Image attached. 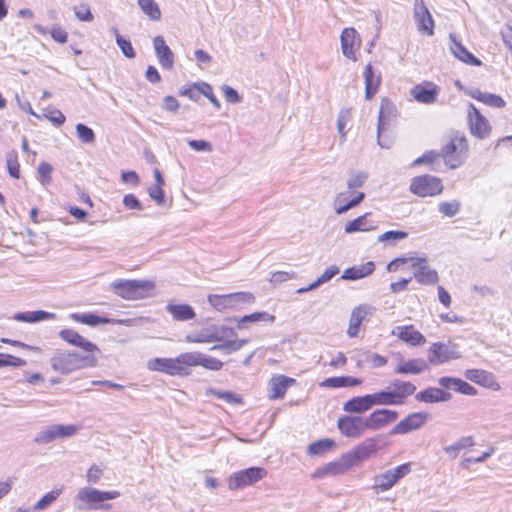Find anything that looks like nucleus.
<instances>
[{"label":"nucleus","instance_id":"obj_1","mask_svg":"<svg viewBox=\"0 0 512 512\" xmlns=\"http://www.w3.org/2000/svg\"><path fill=\"white\" fill-rule=\"evenodd\" d=\"M97 362V356L92 353L83 354L64 350H57L50 358L52 369L63 375L70 374L77 370L95 367Z\"/></svg>","mask_w":512,"mask_h":512},{"label":"nucleus","instance_id":"obj_2","mask_svg":"<svg viewBox=\"0 0 512 512\" xmlns=\"http://www.w3.org/2000/svg\"><path fill=\"white\" fill-rule=\"evenodd\" d=\"M392 390H381L370 394L373 406L402 405L407 397L416 391V386L409 381L394 379L391 382Z\"/></svg>","mask_w":512,"mask_h":512},{"label":"nucleus","instance_id":"obj_3","mask_svg":"<svg viewBox=\"0 0 512 512\" xmlns=\"http://www.w3.org/2000/svg\"><path fill=\"white\" fill-rule=\"evenodd\" d=\"M119 496V491H100L91 487H83L77 491L73 505L79 511L96 510L100 503L116 499Z\"/></svg>","mask_w":512,"mask_h":512},{"label":"nucleus","instance_id":"obj_4","mask_svg":"<svg viewBox=\"0 0 512 512\" xmlns=\"http://www.w3.org/2000/svg\"><path fill=\"white\" fill-rule=\"evenodd\" d=\"M111 287L121 298L137 300L145 298L154 284L148 280H117L111 284Z\"/></svg>","mask_w":512,"mask_h":512},{"label":"nucleus","instance_id":"obj_5","mask_svg":"<svg viewBox=\"0 0 512 512\" xmlns=\"http://www.w3.org/2000/svg\"><path fill=\"white\" fill-rule=\"evenodd\" d=\"M147 367L152 371L165 372L169 375L187 374L189 365V352L182 353L176 358H154L148 361Z\"/></svg>","mask_w":512,"mask_h":512},{"label":"nucleus","instance_id":"obj_6","mask_svg":"<svg viewBox=\"0 0 512 512\" xmlns=\"http://www.w3.org/2000/svg\"><path fill=\"white\" fill-rule=\"evenodd\" d=\"M468 143L464 136H456L442 148L441 155L451 169L462 165L467 157Z\"/></svg>","mask_w":512,"mask_h":512},{"label":"nucleus","instance_id":"obj_7","mask_svg":"<svg viewBox=\"0 0 512 512\" xmlns=\"http://www.w3.org/2000/svg\"><path fill=\"white\" fill-rule=\"evenodd\" d=\"M254 301L255 297L250 292H235L226 295L211 294L208 296L209 304L218 311L238 309Z\"/></svg>","mask_w":512,"mask_h":512},{"label":"nucleus","instance_id":"obj_8","mask_svg":"<svg viewBox=\"0 0 512 512\" xmlns=\"http://www.w3.org/2000/svg\"><path fill=\"white\" fill-rule=\"evenodd\" d=\"M385 445L384 436L376 434L372 437L366 438L360 442L356 447L347 452L353 464L365 461L375 455L377 451Z\"/></svg>","mask_w":512,"mask_h":512},{"label":"nucleus","instance_id":"obj_9","mask_svg":"<svg viewBox=\"0 0 512 512\" xmlns=\"http://www.w3.org/2000/svg\"><path fill=\"white\" fill-rule=\"evenodd\" d=\"M267 475V470L262 467H250L233 473L228 478V489L239 490L253 485Z\"/></svg>","mask_w":512,"mask_h":512},{"label":"nucleus","instance_id":"obj_10","mask_svg":"<svg viewBox=\"0 0 512 512\" xmlns=\"http://www.w3.org/2000/svg\"><path fill=\"white\" fill-rule=\"evenodd\" d=\"M414 279L421 285H435L439 281L438 272L433 269L425 256L410 259Z\"/></svg>","mask_w":512,"mask_h":512},{"label":"nucleus","instance_id":"obj_11","mask_svg":"<svg viewBox=\"0 0 512 512\" xmlns=\"http://www.w3.org/2000/svg\"><path fill=\"white\" fill-rule=\"evenodd\" d=\"M410 190L419 197L435 196L442 193L443 185L439 178L423 175L412 180Z\"/></svg>","mask_w":512,"mask_h":512},{"label":"nucleus","instance_id":"obj_12","mask_svg":"<svg viewBox=\"0 0 512 512\" xmlns=\"http://www.w3.org/2000/svg\"><path fill=\"white\" fill-rule=\"evenodd\" d=\"M337 428L340 433L348 438L357 439L366 431L364 417L356 415H342L337 420Z\"/></svg>","mask_w":512,"mask_h":512},{"label":"nucleus","instance_id":"obj_13","mask_svg":"<svg viewBox=\"0 0 512 512\" xmlns=\"http://www.w3.org/2000/svg\"><path fill=\"white\" fill-rule=\"evenodd\" d=\"M461 354L457 345L452 343H433L429 349L428 359L431 364L437 365L448 362L453 359H458Z\"/></svg>","mask_w":512,"mask_h":512},{"label":"nucleus","instance_id":"obj_14","mask_svg":"<svg viewBox=\"0 0 512 512\" xmlns=\"http://www.w3.org/2000/svg\"><path fill=\"white\" fill-rule=\"evenodd\" d=\"M398 418V412L390 409H377L364 417L366 431L381 430Z\"/></svg>","mask_w":512,"mask_h":512},{"label":"nucleus","instance_id":"obj_15","mask_svg":"<svg viewBox=\"0 0 512 512\" xmlns=\"http://www.w3.org/2000/svg\"><path fill=\"white\" fill-rule=\"evenodd\" d=\"M468 121L470 132L475 137L484 139L490 135L491 125L488 119L473 104H469Z\"/></svg>","mask_w":512,"mask_h":512},{"label":"nucleus","instance_id":"obj_16","mask_svg":"<svg viewBox=\"0 0 512 512\" xmlns=\"http://www.w3.org/2000/svg\"><path fill=\"white\" fill-rule=\"evenodd\" d=\"M410 471L409 464H402L393 469H389L375 478L374 486L381 491H387Z\"/></svg>","mask_w":512,"mask_h":512},{"label":"nucleus","instance_id":"obj_17","mask_svg":"<svg viewBox=\"0 0 512 512\" xmlns=\"http://www.w3.org/2000/svg\"><path fill=\"white\" fill-rule=\"evenodd\" d=\"M340 42L342 54L352 61H357L356 52L362 43L358 32L352 27L345 28L341 33Z\"/></svg>","mask_w":512,"mask_h":512},{"label":"nucleus","instance_id":"obj_18","mask_svg":"<svg viewBox=\"0 0 512 512\" xmlns=\"http://www.w3.org/2000/svg\"><path fill=\"white\" fill-rule=\"evenodd\" d=\"M396 116L397 109L395 105L389 99L383 98L379 109L377 125V141L378 144L383 148H388L389 146L381 142L380 133L390 125Z\"/></svg>","mask_w":512,"mask_h":512},{"label":"nucleus","instance_id":"obj_19","mask_svg":"<svg viewBox=\"0 0 512 512\" xmlns=\"http://www.w3.org/2000/svg\"><path fill=\"white\" fill-rule=\"evenodd\" d=\"M428 414L415 412L398 422L390 431L391 435L407 434L421 428L427 421Z\"/></svg>","mask_w":512,"mask_h":512},{"label":"nucleus","instance_id":"obj_20","mask_svg":"<svg viewBox=\"0 0 512 512\" xmlns=\"http://www.w3.org/2000/svg\"><path fill=\"white\" fill-rule=\"evenodd\" d=\"M414 18L418 31L429 36L434 34V20L423 0H415Z\"/></svg>","mask_w":512,"mask_h":512},{"label":"nucleus","instance_id":"obj_21","mask_svg":"<svg viewBox=\"0 0 512 512\" xmlns=\"http://www.w3.org/2000/svg\"><path fill=\"white\" fill-rule=\"evenodd\" d=\"M59 336L67 343L82 349L83 354L92 353L97 356V354L100 353V349L94 343L90 342L72 329L61 330L59 332Z\"/></svg>","mask_w":512,"mask_h":512},{"label":"nucleus","instance_id":"obj_22","mask_svg":"<svg viewBox=\"0 0 512 512\" xmlns=\"http://www.w3.org/2000/svg\"><path fill=\"white\" fill-rule=\"evenodd\" d=\"M352 466H354L353 461H351L348 454L345 453L338 461L330 462L324 465L323 467L318 468L313 474V477H324L326 475H341L344 474L347 470H349Z\"/></svg>","mask_w":512,"mask_h":512},{"label":"nucleus","instance_id":"obj_23","mask_svg":"<svg viewBox=\"0 0 512 512\" xmlns=\"http://www.w3.org/2000/svg\"><path fill=\"white\" fill-rule=\"evenodd\" d=\"M439 94V87L432 82H427L425 84L415 85L411 89V95L414 99L423 104H432L437 100V96Z\"/></svg>","mask_w":512,"mask_h":512},{"label":"nucleus","instance_id":"obj_24","mask_svg":"<svg viewBox=\"0 0 512 512\" xmlns=\"http://www.w3.org/2000/svg\"><path fill=\"white\" fill-rule=\"evenodd\" d=\"M153 47L162 68L171 69L174 64V55L170 47L165 43L164 38L160 35L154 37Z\"/></svg>","mask_w":512,"mask_h":512},{"label":"nucleus","instance_id":"obj_25","mask_svg":"<svg viewBox=\"0 0 512 512\" xmlns=\"http://www.w3.org/2000/svg\"><path fill=\"white\" fill-rule=\"evenodd\" d=\"M351 360L356 363L357 367H363L365 364H371L374 368H379L387 363V359L379 354L369 350H355L351 355Z\"/></svg>","mask_w":512,"mask_h":512},{"label":"nucleus","instance_id":"obj_26","mask_svg":"<svg viewBox=\"0 0 512 512\" xmlns=\"http://www.w3.org/2000/svg\"><path fill=\"white\" fill-rule=\"evenodd\" d=\"M348 192L338 193L334 198V210L341 215L359 205L365 198L364 192H357L351 200H347Z\"/></svg>","mask_w":512,"mask_h":512},{"label":"nucleus","instance_id":"obj_27","mask_svg":"<svg viewBox=\"0 0 512 512\" xmlns=\"http://www.w3.org/2000/svg\"><path fill=\"white\" fill-rule=\"evenodd\" d=\"M296 381L293 378H289L284 375H278L271 378L269 381V398L280 399L283 398L288 387L294 384Z\"/></svg>","mask_w":512,"mask_h":512},{"label":"nucleus","instance_id":"obj_28","mask_svg":"<svg viewBox=\"0 0 512 512\" xmlns=\"http://www.w3.org/2000/svg\"><path fill=\"white\" fill-rule=\"evenodd\" d=\"M375 270V264L373 261H367L366 263L360 265H354L352 267L344 270L341 275V280H349L356 281L359 279H363L369 275H371Z\"/></svg>","mask_w":512,"mask_h":512},{"label":"nucleus","instance_id":"obj_29","mask_svg":"<svg viewBox=\"0 0 512 512\" xmlns=\"http://www.w3.org/2000/svg\"><path fill=\"white\" fill-rule=\"evenodd\" d=\"M415 399L419 402L424 403H439L447 402L452 399V394L446 392L440 388L430 387L425 390L418 392L415 395Z\"/></svg>","mask_w":512,"mask_h":512},{"label":"nucleus","instance_id":"obj_30","mask_svg":"<svg viewBox=\"0 0 512 512\" xmlns=\"http://www.w3.org/2000/svg\"><path fill=\"white\" fill-rule=\"evenodd\" d=\"M392 334L412 346L421 345L426 341L425 337L419 331L415 330L412 325L397 326L393 329Z\"/></svg>","mask_w":512,"mask_h":512},{"label":"nucleus","instance_id":"obj_31","mask_svg":"<svg viewBox=\"0 0 512 512\" xmlns=\"http://www.w3.org/2000/svg\"><path fill=\"white\" fill-rule=\"evenodd\" d=\"M373 407L370 394L356 396L343 404L346 413L362 414Z\"/></svg>","mask_w":512,"mask_h":512},{"label":"nucleus","instance_id":"obj_32","mask_svg":"<svg viewBox=\"0 0 512 512\" xmlns=\"http://www.w3.org/2000/svg\"><path fill=\"white\" fill-rule=\"evenodd\" d=\"M189 365L202 366L212 371H218L223 367V363L217 358L200 352H189Z\"/></svg>","mask_w":512,"mask_h":512},{"label":"nucleus","instance_id":"obj_33","mask_svg":"<svg viewBox=\"0 0 512 512\" xmlns=\"http://www.w3.org/2000/svg\"><path fill=\"white\" fill-rule=\"evenodd\" d=\"M363 77L365 82V98L371 99L378 90V87L381 82V77L379 74H375L371 63H368L366 65L363 72Z\"/></svg>","mask_w":512,"mask_h":512},{"label":"nucleus","instance_id":"obj_34","mask_svg":"<svg viewBox=\"0 0 512 512\" xmlns=\"http://www.w3.org/2000/svg\"><path fill=\"white\" fill-rule=\"evenodd\" d=\"M370 213H365L349 222L344 227L346 234H352L359 231H371L376 228L374 223L368 219Z\"/></svg>","mask_w":512,"mask_h":512},{"label":"nucleus","instance_id":"obj_35","mask_svg":"<svg viewBox=\"0 0 512 512\" xmlns=\"http://www.w3.org/2000/svg\"><path fill=\"white\" fill-rule=\"evenodd\" d=\"M450 38L453 42L451 51L455 57H457L462 62L473 66H480L482 64V62L477 57L470 53L460 42L456 41L452 34H450Z\"/></svg>","mask_w":512,"mask_h":512},{"label":"nucleus","instance_id":"obj_36","mask_svg":"<svg viewBox=\"0 0 512 512\" xmlns=\"http://www.w3.org/2000/svg\"><path fill=\"white\" fill-rule=\"evenodd\" d=\"M167 311L172 315L176 321H188L194 319L196 314L193 308L188 304H168Z\"/></svg>","mask_w":512,"mask_h":512},{"label":"nucleus","instance_id":"obj_37","mask_svg":"<svg viewBox=\"0 0 512 512\" xmlns=\"http://www.w3.org/2000/svg\"><path fill=\"white\" fill-rule=\"evenodd\" d=\"M469 95L472 98H474L490 107L502 108L506 105L505 100L501 96L492 94V93L482 92L479 89L471 90L469 92Z\"/></svg>","mask_w":512,"mask_h":512},{"label":"nucleus","instance_id":"obj_38","mask_svg":"<svg viewBox=\"0 0 512 512\" xmlns=\"http://www.w3.org/2000/svg\"><path fill=\"white\" fill-rule=\"evenodd\" d=\"M427 368L423 359H411L398 364L395 368L397 374H420Z\"/></svg>","mask_w":512,"mask_h":512},{"label":"nucleus","instance_id":"obj_39","mask_svg":"<svg viewBox=\"0 0 512 512\" xmlns=\"http://www.w3.org/2000/svg\"><path fill=\"white\" fill-rule=\"evenodd\" d=\"M362 383V380L359 378H354L350 376H338V377H330L326 378L320 383L321 387L326 388H340V387H353Z\"/></svg>","mask_w":512,"mask_h":512},{"label":"nucleus","instance_id":"obj_40","mask_svg":"<svg viewBox=\"0 0 512 512\" xmlns=\"http://www.w3.org/2000/svg\"><path fill=\"white\" fill-rule=\"evenodd\" d=\"M369 308L367 306H359L355 308L350 317V323L348 328V335L350 337H356L359 333V327L363 321V319L368 314Z\"/></svg>","mask_w":512,"mask_h":512},{"label":"nucleus","instance_id":"obj_41","mask_svg":"<svg viewBox=\"0 0 512 512\" xmlns=\"http://www.w3.org/2000/svg\"><path fill=\"white\" fill-rule=\"evenodd\" d=\"M55 314L46 311L38 310L33 312H18L14 315L13 319L19 322L35 323L46 319H52Z\"/></svg>","mask_w":512,"mask_h":512},{"label":"nucleus","instance_id":"obj_42","mask_svg":"<svg viewBox=\"0 0 512 512\" xmlns=\"http://www.w3.org/2000/svg\"><path fill=\"white\" fill-rule=\"evenodd\" d=\"M339 273V268L336 265H332L328 267L324 273L319 276L315 281H313L309 286L300 288L297 290L298 293H304L316 289L322 284L330 281L335 275Z\"/></svg>","mask_w":512,"mask_h":512},{"label":"nucleus","instance_id":"obj_43","mask_svg":"<svg viewBox=\"0 0 512 512\" xmlns=\"http://www.w3.org/2000/svg\"><path fill=\"white\" fill-rule=\"evenodd\" d=\"M71 318L76 322L86 324V325H89L92 327L97 326L99 324H108V323L114 322L113 319L101 317V316L91 314V313H89V314L73 313L71 315Z\"/></svg>","mask_w":512,"mask_h":512},{"label":"nucleus","instance_id":"obj_44","mask_svg":"<svg viewBox=\"0 0 512 512\" xmlns=\"http://www.w3.org/2000/svg\"><path fill=\"white\" fill-rule=\"evenodd\" d=\"M275 316L267 312H255L250 315H245L237 319V328H244L245 323H256V322H274Z\"/></svg>","mask_w":512,"mask_h":512},{"label":"nucleus","instance_id":"obj_45","mask_svg":"<svg viewBox=\"0 0 512 512\" xmlns=\"http://www.w3.org/2000/svg\"><path fill=\"white\" fill-rule=\"evenodd\" d=\"M137 4L141 11L152 21H158L161 18V10L154 0H138Z\"/></svg>","mask_w":512,"mask_h":512},{"label":"nucleus","instance_id":"obj_46","mask_svg":"<svg viewBox=\"0 0 512 512\" xmlns=\"http://www.w3.org/2000/svg\"><path fill=\"white\" fill-rule=\"evenodd\" d=\"M335 447V442L332 439L326 438L318 440L308 446V454L312 456H322L329 450Z\"/></svg>","mask_w":512,"mask_h":512},{"label":"nucleus","instance_id":"obj_47","mask_svg":"<svg viewBox=\"0 0 512 512\" xmlns=\"http://www.w3.org/2000/svg\"><path fill=\"white\" fill-rule=\"evenodd\" d=\"M474 445V439L472 436L461 437L454 444L444 447L445 453H447L452 459H455L458 452L466 447Z\"/></svg>","mask_w":512,"mask_h":512},{"label":"nucleus","instance_id":"obj_48","mask_svg":"<svg viewBox=\"0 0 512 512\" xmlns=\"http://www.w3.org/2000/svg\"><path fill=\"white\" fill-rule=\"evenodd\" d=\"M188 343H211L214 341H222V337L218 336L217 333L203 331L199 333L189 334L186 336Z\"/></svg>","mask_w":512,"mask_h":512},{"label":"nucleus","instance_id":"obj_49","mask_svg":"<svg viewBox=\"0 0 512 512\" xmlns=\"http://www.w3.org/2000/svg\"><path fill=\"white\" fill-rule=\"evenodd\" d=\"M62 493V488L53 489L41 497L40 500L34 505L37 511L46 510L52 503H54Z\"/></svg>","mask_w":512,"mask_h":512},{"label":"nucleus","instance_id":"obj_50","mask_svg":"<svg viewBox=\"0 0 512 512\" xmlns=\"http://www.w3.org/2000/svg\"><path fill=\"white\" fill-rule=\"evenodd\" d=\"M6 164L9 175L15 179L20 176V164L18 162L17 152L12 150L6 155Z\"/></svg>","mask_w":512,"mask_h":512},{"label":"nucleus","instance_id":"obj_51","mask_svg":"<svg viewBox=\"0 0 512 512\" xmlns=\"http://www.w3.org/2000/svg\"><path fill=\"white\" fill-rule=\"evenodd\" d=\"M408 237V233L404 231H386L380 234L377 238L378 242L381 243H389L390 245H394L397 241L403 240Z\"/></svg>","mask_w":512,"mask_h":512},{"label":"nucleus","instance_id":"obj_52","mask_svg":"<svg viewBox=\"0 0 512 512\" xmlns=\"http://www.w3.org/2000/svg\"><path fill=\"white\" fill-rule=\"evenodd\" d=\"M75 129L77 137L81 140V142L85 144H92L95 142V133L87 125L78 123Z\"/></svg>","mask_w":512,"mask_h":512},{"label":"nucleus","instance_id":"obj_53","mask_svg":"<svg viewBox=\"0 0 512 512\" xmlns=\"http://www.w3.org/2000/svg\"><path fill=\"white\" fill-rule=\"evenodd\" d=\"M461 209V203L458 200H452L449 202H441L438 205V210L441 214L447 217H453L459 213Z\"/></svg>","mask_w":512,"mask_h":512},{"label":"nucleus","instance_id":"obj_54","mask_svg":"<svg viewBox=\"0 0 512 512\" xmlns=\"http://www.w3.org/2000/svg\"><path fill=\"white\" fill-rule=\"evenodd\" d=\"M465 378L476 383L483 385L490 378V374L480 369H468L465 371Z\"/></svg>","mask_w":512,"mask_h":512},{"label":"nucleus","instance_id":"obj_55","mask_svg":"<svg viewBox=\"0 0 512 512\" xmlns=\"http://www.w3.org/2000/svg\"><path fill=\"white\" fill-rule=\"evenodd\" d=\"M55 439H57L56 432L54 426L51 425L46 429L39 431L34 438V442L37 444L45 445L53 442Z\"/></svg>","mask_w":512,"mask_h":512},{"label":"nucleus","instance_id":"obj_56","mask_svg":"<svg viewBox=\"0 0 512 512\" xmlns=\"http://www.w3.org/2000/svg\"><path fill=\"white\" fill-rule=\"evenodd\" d=\"M116 44L120 48L123 55L129 59H133L136 56L135 50L130 40L124 38L121 35H117Z\"/></svg>","mask_w":512,"mask_h":512},{"label":"nucleus","instance_id":"obj_57","mask_svg":"<svg viewBox=\"0 0 512 512\" xmlns=\"http://www.w3.org/2000/svg\"><path fill=\"white\" fill-rule=\"evenodd\" d=\"M367 173L365 172H356V173H353L349 176V179L347 181V187L349 189H356V188H360L364 185V183L366 182L367 180Z\"/></svg>","mask_w":512,"mask_h":512},{"label":"nucleus","instance_id":"obj_58","mask_svg":"<svg viewBox=\"0 0 512 512\" xmlns=\"http://www.w3.org/2000/svg\"><path fill=\"white\" fill-rule=\"evenodd\" d=\"M53 426H54L57 438L71 437V436L75 435L79 430L78 426L72 425V424L71 425L55 424Z\"/></svg>","mask_w":512,"mask_h":512},{"label":"nucleus","instance_id":"obj_59","mask_svg":"<svg viewBox=\"0 0 512 512\" xmlns=\"http://www.w3.org/2000/svg\"><path fill=\"white\" fill-rule=\"evenodd\" d=\"M248 340L240 339V340H227L221 344L222 352L225 354H230L240 350Z\"/></svg>","mask_w":512,"mask_h":512},{"label":"nucleus","instance_id":"obj_60","mask_svg":"<svg viewBox=\"0 0 512 512\" xmlns=\"http://www.w3.org/2000/svg\"><path fill=\"white\" fill-rule=\"evenodd\" d=\"M438 383L440 386L451 389L456 392H460L461 390V384L463 383V380L460 378H454V377H441L438 380Z\"/></svg>","mask_w":512,"mask_h":512},{"label":"nucleus","instance_id":"obj_61","mask_svg":"<svg viewBox=\"0 0 512 512\" xmlns=\"http://www.w3.org/2000/svg\"><path fill=\"white\" fill-rule=\"evenodd\" d=\"M53 168L47 162H41L38 167L39 181L43 185H48L51 182V172Z\"/></svg>","mask_w":512,"mask_h":512},{"label":"nucleus","instance_id":"obj_62","mask_svg":"<svg viewBox=\"0 0 512 512\" xmlns=\"http://www.w3.org/2000/svg\"><path fill=\"white\" fill-rule=\"evenodd\" d=\"M44 116L56 127L61 126L65 122V116L57 109L46 110Z\"/></svg>","mask_w":512,"mask_h":512},{"label":"nucleus","instance_id":"obj_63","mask_svg":"<svg viewBox=\"0 0 512 512\" xmlns=\"http://www.w3.org/2000/svg\"><path fill=\"white\" fill-rule=\"evenodd\" d=\"M350 119V113L349 110H341L338 114L337 118V130L340 136L342 137V140H345L346 133L344 131V128L347 124V122Z\"/></svg>","mask_w":512,"mask_h":512},{"label":"nucleus","instance_id":"obj_64","mask_svg":"<svg viewBox=\"0 0 512 512\" xmlns=\"http://www.w3.org/2000/svg\"><path fill=\"white\" fill-rule=\"evenodd\" d=\"M74 12H75L76 17L80 21L90 22L93 20V14L91 13L90 8L85 4L75 7Z\"/></svg>","mask_w":512,"mask_h":512}]
</instances>
